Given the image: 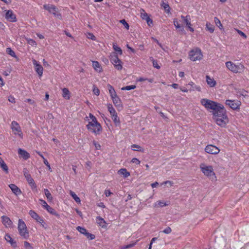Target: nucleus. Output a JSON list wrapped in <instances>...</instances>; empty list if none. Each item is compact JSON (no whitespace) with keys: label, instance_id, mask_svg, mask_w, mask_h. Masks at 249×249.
Wrapping results in <instances>:
<instances>
[{"label":"nucleus","instance_id":"obj_1","mask_svg":"<svg viewBox=\"0 0 249 249\" xmlns=\"http://www.w3.org/2000/svg\"><path fill=\"white\" fill-rule=\"evenodd\" d=\"M200 103L207 110H212L213 118L218 125L222 127L226 126L229 119L223 105L206 98L201 99Z\"/></svg>","mask_w":249,"mask_h":249},{"label":"nucleus","instance_id":"obj_2","mask_svg":"<svg viewBox=\"0 0 249 249\" xmlns=\"http://www.w3.org/2000/svg\"><path fill=\"white\" fill-rule=\"evenodd\" d=\"M85 120L88 121L86 125L87 129L95 135L100 134L102 130L101 124L98 122L97 118L92 114L89 113V116L85 117Z\"/></svg>","mask_w":249,"mask_h":249},{"label":"nucleus","instance_id":"obj_3","mask_svg":"<svg viewBox=\"0 0 249 249\" xmlns=\"http://www.w3.org/2000/svg\"><path fill=\"white\" fill-rule=\"evenodd\" d=\"M200 168L202 173L209 178L212 180L216 179V177L212 166L201 163L200 165Z\"/></svg>","mask_w":249,"mask_h":249},{"label":"nucleus","instance_id":"obj_4","mask_svg":"<svg viewBox=\"0 0 249 249\" xmlns=\"http://www.w3.org/2000/svg\"><path fill=\"white\" fill-rule=\"evenodd\" d=\"M227 69L234 73L242 72L245 70L244 66L241 63L234 64L231 61H227L225 63Z\"/></svg>","mask_w":249,"mask_h":249},{"label":"nucleus","instance_id":"obj_5","mask_svg":"<svg viewBox=\"0 0 249 249\" xmlns=\"http://www.w3.org/2000/svg\"><path fill=\"white\" fill-rule=\"evenodd\" d=\"M18 229L19 235L23 238L27 239L29 237V233L25 222L21 219H19L18 223Z\"/></svg>","mask_w":249,"mask_h":249},{"label":"nucleus","instance_id":"obj_6","mask_svg":"<svg viewBox=\"0 0 249 249\" xmlns=\"http://www.w3.org/2000/svg\"><path fill=\"white\" fill-rule=\"evenodd\" d=\"M189 56L192 61H196L200 60L202 58L203 55L201 50L198 48H196L190 51Z\"/></svg>","mask_w":249,"mask_h":249},{"label":"nucleus","instance_id":"obj_7","mask_svg":"<svg viewBox=\"0 0 249 249\" xmlns=\"http://www.w3.org/2000/svg\"><path fill=\"white\" fill-rule=\"evenodd\" d=\"M11 128L15 135L18 136L21 139L23 138V135L21 128L18 123L15 121H12L11 124Z\"/></svg>","mask_w":249,"mask_h":249},{"label":"nucleus","instance_id":"obj_8","mask_svg":"<svg viewBox=\"0 0 249 249\" xmlns=\"http://www.w3.org/2000/svg\"><path fill=\"white\" fill-rule=\"evenodd\" d=\"M226 105L229 106L233 110H239L241 105V102L237 100H226Z\"/></svg>","mask_w":249,"mask_h":249},{"label":"nucleus","instance_id":"obj_9","mask_svg":"<svg viewBox=\"0 0 249 249\" xmlns=\"http://www.w3.org/2000/svg\"><path fill=\"white\" fill-rule=\"evenodd\" d=\"M39 202L42 207L46 210L48 213L58 217L59 216V214L54 210V209L48 205L45 200L39 199Z\"/></svg>","mask_w":249,"mask_h":249},{"label":"nucleus","instance_id":"obj_10","mask_svg":"<svg viewBox=\"0 0 249 249\" xmlns=\"http://www.w3.org/2000/svg\"><path fill=\"white\" fill-rule=\"evenodd\" d=\"M110 62L117 70L121 71L123 69V63L117 55L112 56L110 58Z\"/></svg>","mask_w":249,"mask_h":249},{"label":"nucleus","instance_id":"obj_11","mask_svg":"<svg viewBox=\"0 0 249 249\" xmlns=\"http://www.w3.org/2000/svg\"><path fill=\"white\" fill-rule=\"evenodd\" d=\"M43 8L49 13L53 14L54 16L59 18L61 17V14L57 13V8L53 4H44Z\"/></svg>","mask_w":249,"mask_h":249},{"label":"nucleus","instance_id":"obj_12","mask_svg":"<svg viewBox=\"0 0 249 249\" xmlns=\"http://www.w3.org/2000/svg\"><path fill=\"white\" fill-rule=\"evenodd\" d=\"M220 150L213 144L207 145L205 148V151L208 154L216 155L219 153Z\"/></svg>","mask_w":249,"mask_h":249},{"label":"nucleus","instance_id":"obj_13","mask_svg":"<svg viewBox=\"0 0 249 249\" xmlns=\"http://www.w3.org/2000/svg\"><path fill=\"white\" fill-rule=\"evenodd\" d=\"M32 62L36 72L37 73L39 77H42L43 72V67L40 64L39 62L34 59H33Z\"/></svg>","mask_w":249,"mask_h":249},{"label":"nucleus","instance_id":"obj_14","mask_svg":"<svg viewBox=\"0 0 249 249\" xmlns=\"http://www.w3.org/2000/svg\"><path fill=\"white\" fill-rule=\"evenodd\" d=\"M1 222L5 228H12L13 222L9 217L2 215L1 217Z\"/></svg>","mask_w":249,"mask_h":249},{"label":"nucleus","instance_id":"obj_15","mask_svg":"<svg viewBox=\"0 0 249 249\" xmlns=\"http://www.w3.org/2000/svg\"><path fill=\"white\" fill-rule=\"evenodd\" d=\"M181 18L182 19L189 30L191 32H193L194 31V29L191 27L190 16L189 15H187L186 16L182 15L181 16Z\"/></svg>","mask_w":249,"mask_h":249},{"label":"nucleus","instance_id":"obj_16","mask_svg":"<svg viewBox=\"0 0 249 249\" xmlns=\"http://www.w3.org/2000/svg\"><path fill=\"white\" fill-rule=\"evenodd\" d=\"M6 19L12 22H14L17 21L16 16L14 14L13 11L11 10H8L5 14Z\"/></svg>","mask_w":249,"mask_h":249},{"label":"nucleus","instance_id":"obj_17","mask_svg":"<svg viewBox=\"0 0 249 249\" xmlns=\"http://www.w3.org/2000/svg\"><path fill=\"white\" fill-rule=\"evenodd\" d=\"M9 188L12 192L17 196H18L22 194L21 190L15 184H10L9 185Z\"/></svg>","mask_w":249,"mask_h":249},{"label":"nucleus","instance_id":"obj_18","mask_svg":"<svg viewBox=\"0 0 249 249\" xmlns=\"http://www.w3.org/2000/svg\"><path fill=\"white\" fill-rule=\"evenodd\" d=\"M4 238L6 242L9 243L13 248H15L17 247V244L16 241H14L9 234H6Z\"/></svg>","mask_w":249,"mask_h":249},{"label":"nucleus","instance_id":"obj_19","mask_svg":"<svg viewBox=\"0 0 249 249\" xmlns=\"http://www.w3.org/2000/svg\"><path fill=\"white\" fill-rule=\"evenodd\" d=\"M92 67L94 70L98 72H101L103 71V69L100 63L97 61H92Z\"/></svg>","mask_w":249,"mask_h":249},{"label":"nucleus","instance_id":"obj_20","mask_svg":"<svg viewBox=\"0 0 249 249\" xmlns=\"http://www.w3.org/2000/svg\"><path fill=\"white\" fill-rule=\"evenodd\" d=\"M18 154L25 160L30 158V154L26 150L21 148L18 149Z\"/></svg>","mask_w":249,"mask_h":249},{"label":"nucleus","instance_id":"obj_21","mask_svg":"<svg viewBox=\"0 0 249 249\" xmlns=\"http://www.w3.org/2000/svg\"><path fill=\"white\" fill-rule=\"evenodd\" d=\"M206 80L207 84L210 87H214L216 84L215 80H214L213 78L211 77L209 75H206Z\"/></svg>","mask_w":249,"mask_h":249},{"label":"nucleus","instance_id":"obj_22","mask_svg":"<svg viewBox=\"0 0 249 249\" xmlns=\"http://www.w3.org/2000/svg\"><path fill=\"white\" fill-rule=\"evenodd\" d=\"M170 204L169 201H164L163 200H159L154 204V207H163L169 205Z\"/></svg>","mask_w":249,"mask_h":249},{"label":"nucleus","instance_id":"obj_23","mask_svg":"<svg viewBox=\"0 0 249 249\" xmlns=\"http://www.w3.org/2000/svg\"><path fill=\"white\" fill-rule=\"evenodd\" d=\"M96 220L97 221L98 224L104 229H106L107 228V224L105 220L102 218L100 216H97L96 217Z\"/></svg>","mask_w":249,"mask_h":249},{"label":"nucleus","instance_id":"obj_24","mask_svg":"<svg viewBox=\"0 0 249 249\" xmlns=\"http://www.w3.org/2000/svg\"><path fill=\"white\" fill-rule=\"evenodd\" d=\"M62 97L66 100H69L71 98V92L69 89L66 88L62 89Z\"/></svg>","mask_w":249,"mask_h":249},{"label":"nucleus","instance_id":"obj_25","mask_svg":"<svg viewBox=\"0 0 249 249\" xmlns=\"http://www.w3.org/2000/svg\"><path fill=\"white\" fill-rule=\"evenodd\" d=\"M26 179L32 189L36 188V184L31 176L26 178Z\"/></svg>","mask_w":249,"mask_h":249},{"label":"nucleus","instance_id":"obj_26","mask_svg":"<svg viewBox=\"0 0 249 249\" xmlns=\"http://www.w3.org/2000/svg\"><path fill=\"white\" fill-rule=\"evenodd\" d=\"M118 173L120 175H123L125 178H127L130 175V173L128 172L125 168L120 169L118 171Z\"/></svg>","mask_w":249,"mask_h":249},{"label":"nucleus","instance_id":"obj_27","mask_svg":"<svg viewBox=\"0 0 249 249\" xmlns=\"http://www.w3.org/2000/svg\"><path fill=\"white\" fill-rule=\"evenodd\" d=\"M131 149L133 151H139L141 152H144V150L143 148H142L141 146H140L139 145L133 144L131 145Z\"/></svg>","mask_w":249,"mask_h":249},{"label":"nucleus","instance_id":"obj_28","mask_svg":"<svg viewBox=\"0 0 249 249\" xmlns=\"http://www.w3.org/2000/svg\"><path fill=\"white\" fill-rule=\"evenodd\" d=\"M111 118L116 126L119 125L120 124V120L119 118L118 117L117 114H115L111 116Z\"/></svg>","mask_w":249,"mask_h":249},{"label":"nucleus","instance_id":"obj_29","mask_svg":"<svg viewBox=\"0 0 249 249\" xmlns=\"http://www.w3.org/2000/svg\"><path fill=\"white\" fill-rule=\"evenodd\" d=\"M0 166L6 173L8 172V168L4 160L0 157Z\"/></svg>","mask_w":249,"mask_h":249},{"label":"nucleus","instance_id":"obj_30","mask_svg":"<svg viewBox=\"0 0 249 249\" xmlns=\"http://www.w3.org/2000/svg\"><path fill=\"white\" fill-rule=\"evenodd\" d=\"M112 102L115 107H122V105L121 104V100L118 96L114 99H113Z\"/></svg>","mask_w":249,"mask_h":249},{"label":"nucleus","instance_id":"obj_31","mask_svg":"<svg viewBox=\"0 0 249 249\" xmlns=\"http://www.w3.org/2000/svg\"><path fill=\"white\" fill-rule=\"evenodd\" d=\"M107 107L108 111L110 113V114L111 116H112L113 115H114V114L117 113L115 109L113 107L112 104H107Z\"/></svg>","mask_w":249,"mask_h":249},{"label":"nucleus","instance_id":"obj_32","mask_svg":"<svg viewBox=\"0 0 249 249\" xmlns=\"http://www.w3.org/2000/svg\"><path fill=\"white\" fill-rule=\"evenodd\" d=\"M70 194L76 203L78 204L81 203V200L80 198L76 195L74 192L72 191H70Z\"/></svg>","mask_w":249,"mask_h":249},{"label":"nucleus","instance_id":"obj_33","mask_svg":"<svg viewBox=\"0 0 249 249\" xmlns=\"http://www.w3.org/2000/svg\"><path fill=\"white\" fill-rule=\"evenodd\" d=\"M29 213L30 215L36 221L40 217V216H39V215L33 210H30Z\"/></svg>","mask_w":249,"mask_h":249},{"label":"nucleus","instance_id":"obj_34","mask_svg":"<svg viewBox=\"0 0 249 249\" xmlns=\"http://www.w3.org/2000/svg\"><path fill=\"white\" fill-rule=\"evenodd\" d=\"M140 14H141V18L143 20L147 19L149 16H148V14H147L145 10L143 9H141L140 10Z\"/></svg>","mask_w":249,"mask_h":249},{"label":"nucleus","instance_id":"obj_35","mask_svg":"<svg viewBox=\"0 0 249 249\" xmlns=\"http://www.w3.org/2000/svg\"><path fill=\"white\" fill-rule=\"evenodd\" d=\"M113 50L119 54L122 55L123 53L122 50L120 47H118L116 43H113L112 45Z\"/></svg>","mask_w":249,"mask_h":249},{"label":"nucleus","instance_id":"obj_36","mask_svg":"<svg viewBox=\"0 0 249 249\" xmlns=\"http://www.w3.org/2000/svg\"><path fill=\"white\" fill-rule=\"evenodd\" d=\"M44 192L47 199L49 201H52L53 200V197L50 191L47 189H44Z\"/></svg>","mask_w":249,"mask_h":249},{"label":"nucleus","instance_id":"obj_37","mask_svg":"<svg viewBox=\"0 0 249 249\" xmlns=\"http://www.w3.org/2000/svg\"><path fill=\"white\" fill-rule=\"evenodd\" d=\"M206 28L207 30H208L211 33H213L214 30V26L212 24H211L210 22L206 23Z\"/></svg>","mask_w":249,"mask_h":249},{"label":"nucleus","instance_id":"obj_38","mask_svg":"<svg viewBox=\"0 0 249 249\" xmlns=\"http://www.w3.org/2000/svg\"><path fill=\"white\" fill-rule=\"evenodd\" d=\"M173 23L174 25H175L177 29H180L181 31H182L183 30V27L180 25L177 18L174 19Z\"/></svg>","mask_w":249,"mask_h":249},{"label":"nucleus","instance_id":"obj_39","mask_svg":"<svg viewBox=\"0 0 249 249\" xmlns=\"http://www.w3.org/2000/svg\"><path fill=\"white\" fill-rule=\"evenodd\" d=\"M214 20L215 23V25L221 30L223 29V25L221 23L220 20L217 18L215 17L214 18Z\"/></svg>","mask_w":249,"mask_h":249},{"label":"nucleus","instance_id":"obj_40","mask_svg":"<svg viewBox=\"0 0 249 249\" xmlns=\"http://www.w3.org/2000/svg\"><path fill=\"white\" fill-rule=\"evenodd\" d=\"M6 52L11 56L15 58L17 57L15 53L11 49V48H7L6 49Z\"/></svg>","mask_w":249,"mask_h":249},{"label":"nucleus","instance_id":"obj_41","mask_svg":"<svg viewBox=\"0 0 249 249\" xmlns=\"http://www.w3.org/2000/svg\"><path fill=\"white\" fill-rule=\"evenodd\" d=\"M136 86L135 85H130L127 86L125 87H124L121 88V90H130L131 89H136Z\"/></svg>","mask_w":249,"mask_h":249},{"label":"nucleus","instance_id":"obj_42","mask_svg":"<svg viewBox=\"0 0 249 249\" xmlns=\"http://www.w3.org/2000/svg\"><path fill=\"white\" fill-rule=\"evenodd\" d=\"M36 221L39 223L42 226V227H43L45 229H47V225L46 224L45 222H44V220L42 217H40L38 219H37V220H36Z\"/></svg>","mask_w":249,"mask_h":249},{"label":"nucleus","instance_id":"obj_43","mask_svg":"<svg viewBox=\"0 0 249 249\" xmlns=\"http://www.w3.org/2000/svg\"><path fill=\"white\" fill-rule=\"evenodd\" d=\"M76 230L80 232L81 233V234H83L84 235L85 234V233H86L87 232V230L84 228V227H80V226H78L77 228H76Z\"/></svg>","mask_w":249,"mask_h":249},{"label":"nucleus","instance_id":"obj_44","mask_svg":"<svg viewBox=\"0 0 249 249\" xmlns=\"http://www.w3.org/2000/svg\"><path fill=\"white\" fill-rule=\"evenodd\" d=\"M107 86L108 88V91H109L110 96L111 95L113 94L116 93V91H115L114 88L111 85H110V84H108Z\"/></svg>","mask_w":249,"mask_h":249},{"label":"nucleus","instance_id":"obj_45","mask_svg":"<svg viewBox=\"0 0 249 249\" xmlns=\"http://www.w3.org/2000/svg\"><path fill=\"white\" fill-rule=\"evenodd\" d=\"M26 40L28 42V43L30 45H31L32 46H36V42L33 39L31 38H27Z\"/></svg>","mask_w":249,"mask_h":249},{"label":"nucleus","instance_id":"obj_46","mask_svg":"<svg viewBox=\"0 0 249 249\" xmlns=\"http://www.w3.org/2000/svg\"><path fill=\"white\" fill-rule=\"evenodd\" d=\"M93 93L97 95V96H98L100 94V90L99 89L95 86V85H93Z\"/></svg>","mask_w":249,"mask_h":249},{"label":"nucleus","instance_id":"obj_47","mask_svg":"<svg viewBox=\"0 0 249 249\" xmlns=\"http://www.w3.org/2000/svg\"><path fill=\"white\" fill-rule=\"evenodd\" d=\"M24 246L25 249H33L32 245L27 241H24Z\"/></svg>","mask_w":249,"mask_h":249},{"label":"nucleus","instance_id":"obj_48","mask_svg":"<svg viewBox=\"0 0 249 249\" xmlns=\"http://www.w3.org/2000/svg\"><path fill=\"white\" fill-rule=\"evenodd\" d=\"M85 235L89 239L93 240L95 239V236L94 234L88 232L87 231L85 233Z\"/></svg>","mask_w":249,"mask_h":249},{"label":"nucleus","instance_id":"obj_49","mask_svg":"<svg viewBox=\"0 0 249 249\" xmlns=\"http://www.w3.org/2000/svg\"><path fill=\"white\" fill-rule=\"evenodd\" d=\"M161 5V6H162L164 8V9L166 11H170V7L168 3H165L163 1Z\"/></svg>","mask_w":249,"mask_h":249},{"label":"nucleus","instance_id":"obj_50","mask_svg":"<svg viewBox=\"0 0 249 249\" xmlns=\"http://www.w3.org/2000/svg\"><path fill=\"white\" fill-rule=\"evenodd\" d=\"M93 144H94L96 150H99L101 149V145L98 142L93 141Z\"/></svg>","mask_w":249,"mask_h":249},{"label":"nucleus","instance_id":"obj_51","mask_svg":"<svg viewBox=\"0 0 249 249\" xmlns=\"http://www.w3.org/2000/svg\"><path fill=\"white\" fill-rule=\"evenodd\" d=\"M120 22L121 23H122L124 26L125 27V28L128 30L129 29V26L128 25V24L126 22V21L124 20V19H122L120 20Z\"/></svg>","mask_w":249,"mask_h":249},{"label":"nucleus","instance_id":"obj_52","mask_svg":"<svg viewBox=\"0 0 249 249\" xmlns=\"http://www.w3.org/2000/svg\"><path fill=\"white\" fill-rule=\"evenodd\" d=\"M131 162L132 163H135V164H137V165L140 164V163H141L140 160L138 159H137V158H133V159L131 160Z\"/></svg>","mask_w":249,"mask_h":249},{"label":"nucleus","instance_id":"obj_53","mask_svg":"<svg viewBox=\"0 0 249 249\" xmlns=\"http://www.w3.org/2000/svg\"><path fill=\"white\" fill-rule=\"evenodd\" d=\"M152 59L153 66L154 68H156L158 69L160 68V66L158 65L157 62L155 61L152 57H151Z\"/></svg>","mask_w":249,"mask_h":249},{"label":"nucleus","instance_id":"obj_54","mask_svg":"<svg viewBox=\"0 0 249 249\" xmlns=\"http://www.w3.org/2000/svg\"><path fill=\"white\" fill-rule=\"evenodd\" d=\"M23 175L25 178H27L31 176L27 169L24 168L23 170Z\"/></svg>","mask_w":249,"mask_h":249},{"label":"nucleus","instance_id":"obj_55","mask_svg":"<svg viewBox=\"0 0 249 249\" xmlns=\"http://www.w3.org/2000/svg\"><path fill=\"white\" fill-rule=\"evenodd\" d=\"M171 231H172V230H171V228H170L169 227L165 228L163 231V232H164V233H166V234H169L171 232Z\"/></svg>","mask_w":249,"mask_h":249},{"label":"nucleus","instance_id":"obj_56","mask_svg":"<svg viewBox=\"0 0 249 249\" xmlns=\"http://www.w3.org/2000/svg\"><path fill=\"white\" fill-rule=\"evenodd\" d=\"M43 162L47 166V167H48V169L50 171H52L50 165L49 163L48 162V160L46 159L43 160Z\"/></svg>","mask_w":249,"mask_h":249},{"label":"nucleus","instance_id":"obj_57","mask_svg":"<svg viewBox=\"0 0 249 249\" xmlns=\"http://www.w3.org/2000/svg\"><path fill=\"white\" fill-rule=\"evenodd\" d=\"M8 101L12 103H15V98L12 95H10L8 98Z\"/></svg>","mask_w":249,"mask_h":249},{"label":"nucleus","instance_id":"obj_58","mask_svg":"<svg viewBox=\"0 0 249 249\" xmlns=\"http://www.w3.org/2000/svg\"><path fill=\"white\" fill-rule=\"evenodd\" d=\"M236 31L237 32V33L240 35L241 36H243L244 38H247V36L246 35V34L243 33L242 31H241V30H239L238 29H236Z\"/></svg>","mask_w":249,"mask_h":249},{"label":"nucleus","instance_id":"obj_59","mask_svg":"<svg viewBox=\"0 0 249 249\" xmlns=\"http://www.w3.org/2000/svg\"><path fill=\"white\" fill-rule=\"evenodd\" d=\"M145 21L149 26H151L153 25V20L150 18V17L146 19Z\"/></svg>","mask_w":249,"mask_h":249},{"label":"nucleus","instance_id":"obj_60","mask_svg":"<svg viewBox=\"0 0 249 249\" xmlns=\"http://www.w3.org/2000/svg\"><path fill=\"white\" fill-rule=\"evenodd\" d=\"M196 90L198 91H201V88L199 87V86H196V85H195L194 87H193V89H190V91L191 90Z\"/></svg>","mask_w":249,"mask_h":249},{"label":"nucleus","instance_id":"obj_61","mask_svg":"<svg viewBox=\"0 0 249 249\" xmlns=\"http://www.w3.org/2000/svg\"><path fill=\"white\" fill-rule=\"evenodd\" d=\"M173 184L174 183H173V181H170V180L165 181L162 183V184H165V185L169 184L170 186H173Z\"/></svg>","mask_w":249,"mask_h":249},{"label":"nucleus","instance_id":"obj_62","mask_svg":"<svg viewBox=\"0 0 249 249\" xmlns=\"http://www.w3.org/2000/svg\"><path fill=\"white\" fill-rule=\"evenodd\" d=\"M88 38L92 39V40H95V36L92 33H89L88 34Z\"/></svg>","mask_w":249,"mask_h":249},{"label":"nucleus","instance_id":"obj_63","mask_svg":"<svg viewBox=\"0 0 249 249\" xmlns=\"http://www.w3.org/2000/svg\"><path fill=\"white\" fill-rule=\"evenodd\" d=\"M112 194V193L109 190H105V195L107 197L109 196H110V195Z\"/></svg>","mask_w":249,"mask_h":249},{"label":"nucleus","instance_id":"obj_64","mask_svg":"<svg viewBox=\"0 0 249 249\" xmlns=\"http://www.w3.org/2000/svg\"><path fill=\"white\" fill-rule=\"evenodd\" d=\"M158 184H159L158 182L156 181V182L152 183L151 184V186L152 188H156L158 185Z\"/></svg>","mask_w":249,"mask_h":249}]
</instances>
